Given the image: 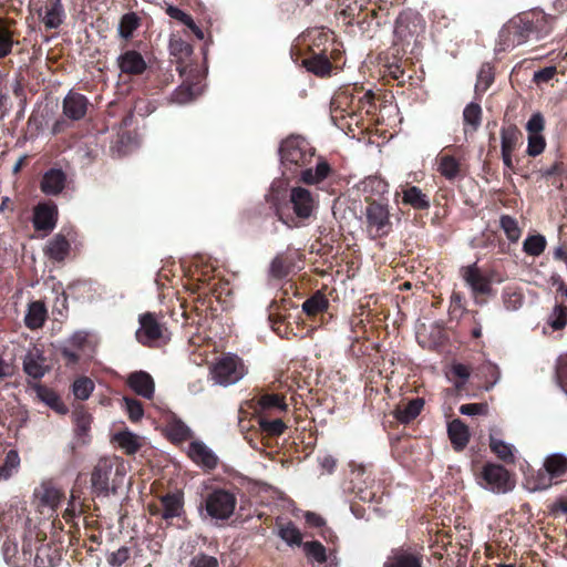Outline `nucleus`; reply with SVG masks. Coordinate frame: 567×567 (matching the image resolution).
<instances>
[{
    "label": "nucleus",
    "instance_id": "f257e3e1",
    "mask_svg": "<svg viewBox=\"0 0 567 567\" xmlns=\"http://www.w3.org/2000/svg\"><path fill=\"white\" fill-rule=\"evenodd\" d=\"M342 54L341 43L334 33L323 27L305 30L290 49L293 62L319 78L330 76Z\"/></svg>",
    "mask_w": 567,
    "mask_h": 567
},
{
    "label": "nucleus",
    "instance_id": "f03ea898",
    "mask_svg": "<svg viewBox=\"0 0 567 567\" xmlns=\"http://www.w3.org/2000/svg\"><path fill=\"white\" fill-rule=\"evenodd\" d=\"M315 154L310 143L300 136H289L280 143L279 156L285 173L289 172L292 177L300 171L302 183L334 194L332 185L338 181V173L326 159L319 158L315 169L307 167L312 163Z\"/></svg>",
    "mask_w": 567,
    "mask_h": 567
},
{
    "label": "nucleus",
    "instance_id": "7ed1b4c3",
    "mask_svg": "<svg viewBox=\"0 0 567 567\" xmlns=\"http://www.w3.org/2000/svg\"><path fill=\"white\" fill-rule=\"evenodd\" d=\"M338 13L346 25L357 24L361 32H369L386 22L388 0H340Z\"/></svg>",
    "mask_w": 567,
    "mask_h": 567
},
{
    "label": "nucleus",
    "instance_id": "20e7f679",
    "mask_svg": "<svg viewBox=\"0 0 567 567\" xmlns=\"http://www.w3.org/2000/svg\"><path fill=\"white\" fill-rule=\"evenodd\" d=\"M318 207V196L305 187L296 186L290 189L288 202L276 205V216L289 228L300 227L315 216Z\"/></svg>",
    "mask_w": 567,
    "mask_h": 567
},
{
    "label": "nucleus",
    "instance_id": "39448f33",
    "mask_svg": "<svg viewBox=\"0 0 567 567\" xmlns=\"http://www.w3.org/2000/svg\"><path fill=\"white\" fill-rule=\"evenodd\" d=\"M365 230L370 238L386 237L393 228L388 199L365 197Z\"/></svg>",
    "mask_w": 567,
    "mask_h": 567
},
{
    "label": "nucleus",
    "instance_id": "423d86ee",
    "mask_svg": "<svg viewBox=\"0 0 567 567\" xmlns=\"http://www.w3.org/2000/svg\"><path fill=\"white\" fill-rule=\"evenodd\" d=\"M39 543L38 535L29 532L23 537L22 547L19 548L18 537L13 533L7 532L1 546L4 561L10 567H30L33 559V545Z\"/></svg>",
    "mask_w": 567,
    "mask_h": 567
},
{
    "label": "nucleus",
    "instance_id": "0eeeda50",
    "mask_svg": "<svg viewBox=\"0 0 567 567\" xmlns=\"http://www.w3.org/2000/svg\"><path fill=\"white\" fill-rule=\"evenodd\" d=\"M140 328L135 337L136 340L150 348L165 346L171 340V332L166 324L153 312H146L138 317Z\"/></svg>",
    "mask_w": 567,
    "mask_h": 567
},
{
    "label": "nucleus",
    "instance_id": "6e6552de",
    "mask_svg": "<svg viewBox=\"0 0 567 567\" xmlns=\"http://www.w3.org/2000/svg\"><path fill=\"white\" fill-rule=\"evenodd\" d=\"M188 290L192 295H195V310L197 312L204 311V307H212V298L214 297L217 301H223L224 296L230 293L229 282L221 279H197L196 282H189Z\"/></svg>",
    "mask_w": 567,
    "mask_h": 567
},
{
    "label": "nucleus",
    "instance_id": "1a4fd4ad",
    "mask_svg": "<svg viewBox=\"0 0 567 567\" xmlns=\"http://www.w3.org/2000/svg\"><path fill=\"white\" fill-rule=\"evenodd\" d=\"M357 93H361L358 86H346L340 87L332 96L330 102V115L333 123L343 128V124L340 121L357 116L360 111L361 101L357 99Z\"/></svg>",
    "mask_w": 567,
    "mask_h": 567
},
{
    "label": "nucleus",
    "instance_id": "9d476101",
    "mask_svg": "<svg viewBox=\"0 0 567 567\" xmlns=\"http://www.w3.org/2000/svg\"><path fill=\"white\" fill-rule=\"evenodd\" d=\"M157 499V502H152L147 505V511L151 516H158L165 520L167 526L172 524L174 518H184L186 516L183 491L168 492L159 495Z\"/></svg>",
    "mask_w": 567,
    "mask_h": 567
},
{
    "label": "nucleus",
    "instance_id": "9b49d317",
    "mask_svg": "<svg viewBox=\"0 0 567 567\" xmlns=\"http://www.w3.org/2000/svg\"><path fill=\"white\" fill-rule=\"evenodd\" d=\"M203 504L210 518L216 520H226L234 514L237 505V497L230 489L215 487L204 496Z\"/></svg>",
    "mask_w": 567,
    "mask_h": 567
},
{
    "label": "nucleus",
    "instance_id": "f8f14e48",
    "mask_svg": "<svg viewBox=\"0 0 567 567\" xmlns=\"http://www.w3.org/2000/svg\"><path fill=\"white\" fill-rule=\"evenodd\" d=\"M246 415L247 413L243 409H239L238 426L243 432L257 426V432L262 441L277 439L282 435L287 429L286 423L279 415H252V417L248 420V423L251 422L249 426L246 424Z\"/></svg>",
    "mask_w": 567,
    "mask_h": 567
},
{
    "label": "nucleus",
    "instance_id": "ddd939ff",
    "mask_svg": "<svg viewBox=\"0 0 567 567\" xmlns=\"http://www.w3.org/2000/svg\"><path fill=\"white\" fill-rule=\"evenodd\" d=\"M480 484L494 493H507L515 486L509 472L499 464L486 463L478 476Z\"/></svg>",
    "mask_w": 567,
    "mask_h": 567
},
{
    "label": "nucleus",
    "instance_id": "4468645a",
    "mask_svg": "<svg viewBox=\"0 0 567 567\" xmlns=\"http://www.w3.org/2000/svg\"><path fill=\"white\" fill-rule=\"evenodd\" d=\"M522 24L532 39L540 40L549 35L554 29L556 17L545 13L540 9H533L518 13Z\"/></svg>",
    "mask_w": 567,
    "mask_h": 567
},
{
    "label": "nucleus",
    "instance_id": "2eb2a0df",
    "mask_svg": "<svg viewBox=\"0 0 567 567\" xmlns=\"http://www.w3.org/2000/svg\"><path fill=\"white\" fill-rule=\"evenodd\" d=\"M212 373L217 383L228 385L239 381L246 371L239 357L228 354L215 363Z\"/></svg>",
    "mask_w": 567,
    "mask_h": 567
},
{
    "label": "nucleus",
    "instance_id": "dca6fc26",
    "mask_svg": "<svg viewBox=\"0 0 567 567\" xmlns=\"http://www.w3.org/2000/svg\"><path fill=\"white\" fill-rule=\"evenodd\" d=\"M567 473V457L555 453L548 455L544 462V472L539 471L536 477V487L546 489L553 484L560 482V478Z\"/></svg>",
    "mask_w": 567,
    "mask_h": 567
},
{
    "label": "nucleus",
    "instance_id": "f3484780",
    "mask_svg": "<svg viewBox=\"0 0 567 567\" xmlns=\"http://www.w3.org/2000/svg\"><path fill=\"white\" fill-rule=\"evenodd\" d=\"M530 40L518 14L508 20L498 33V51L512 50Z\"/></svg>",
    "mask_w": 567,
    "mask_h": 567
},
{
    "label": "nucleus",
    "instance_id": "a211bd4d",
    "mask_svg": "<svg viewBox=\"0 0 567 567\" xmlns=\"http://www.w3.org/2000/svg\"><path fill=\"white\" fill-rule=\"evenodd\" d=\"M461 275L464 281L470 286L475 302L483 305L484 300L480 299V296L492 293L493 288L491 279L482 274L476 262L462 267Z\"/></svg>",
    "mask_w": 567,
    "mask_h": 567
},
{
    "label": "nucleus",
    "instance_id": "6ab92c4d",
    "mask_svg": "<svg viewBox=\"0 0 567 567\" xmlns=\"http://www.w3.org/2000/svg\"><path fill=\"white\" fill-rule=\"evenodd\" d=\"M422 548L401 546L391 550L383 567H423Z\"/></svg>",
    "mask_w": 567,
    "mask_h": 567
},
{
    "label": "nucleus",
    "instance_id": "aec40b11",
    "mask_svg": "<svg viewBox=\"0 0 567 567\" xmlns=\"http://www.w3.org/2000/svg\"><path fill=\"white\" fill-rule=\"evenodd\" d=\"M68 174L61 167L52 166L40 179V190L47 196H59L68 185Z\"/></svg>",
    "mask_w": 567,
    "mask_h": 567
},
{
    "label": "nucleus",
    "instance_id": "412c9836",
    "mask_svg": "<svg viewBox=\"0 0 567 567\" xmlns=\"http://www.w3.org/2000/svg\"><path fill=\"white\" fill-rule=\"evenodd\" d=\"M114 461L110 457H101L91 474L92 489L96 495H107L110 478L113 474Z\"/></svg>",
    "mask_w": 567,
    "mask_h": 567
},
{
    "label": "nucleus",
    "instance_id": "4be33fe9",
    "mask_svg": "<svg viewBox=\"0 0 567 567\" xmlns=\"http://www.w3.org/2000/svg\"><path fill=\"white\" fill-rule=\"evenodd\" d=\"M90 105L89 99L75 91H70L62 101V112L71 121H81L85 117Z\"/></svg>",
    "mask_w": 567,
    "mask_h": 567
},
{
    "label": "nucleus",
    "instance_id": "5701e85b",
    "mask_svg": "<svg viewBox=\"0 0 567 567\" xmlns=\"http://www.w3.org/2000/svg\"><path fill=\"white\" fill-rule=\"evenodd\" d=\"M276 205H279V202H275L271 205L259 203L247 209L245 213L247 221L254 227H262L265 224L270 223L272 231H277Z\"/></svg>",
    "mask_w": 567,
    "mask_h": 567
},
{
    "label": "nucleus",
    "instance_id": "b1692460",
    "mask_svg": "<svg viewBox=\"0 0 567 567\" xmlns=\"http://www.w3.org/2000/svg\"><path fill=\"white\" fill-rule=\"evenodd\" d=\"M58 207L53 202L40 203L33 210V227L45 233L54 229L58 221Z\"/></svg>",
    "mask_w": 567,
    "mask_h": 567
},
{
    "label": "nucleus",
    "instance_id": "393cba45",
    "mask_svg": "<svg viewBox=\"0 0 567 567\" xmlns=\"http://www.w3.org/2000/svg\"><path fill=\"white\" fill-rule=\"evenodd\" d=\"M188 457L207 471H214L218 465L217 455L202 441H193L188 445Z\"/></svg>",
    "mask_w": 567,
    "mask_h": 567
},
{
    "label": "nucleus",
    "instance_id": "a878e982",
    "mask_svg": "<svg viewBox=\"0 0 567 567\" xmlns=\"http://www.w3.org/2000/svg\"><path fill=\"white\" fill-rule=\"evenodd\" d=\"M285 396L279 393H265L256 400L254 415H279L287 411Z\"/></svg>",
    "mask_w": 567,
    "mask_h": 567
},
{
    "label": "nucleus",
    "instance_id": "bb28decb",
    "mask_svg": "<svg viewBox=\"0 0 567 567\" xmlns=\"http://www.w3.org/2000/svg\"><path fill=\"white\" fill-rule=\"evenodd\" d=\"M44 539H39V543L33 545V567H55L61 559L59 549L54 545L43 543Z\"/></svg>",
    "mask_w": 567,
    "mask_h": 567
},
{
    "label": "nucleus",
    "instance_id": "cd10ccee",
    "mask_svg": "<svg viewBox=\"0 0 567 567\" xmlns=\"http://www.w3.org/2000/svg\"><path fill=\"white\" fill-rule=\"evenodd\" d=\"M38 16L47 30L60 28L65 18L62 0H47L45 6L38 10Z\"/></svg>",
    "mask_w": 567,
    "mask_h": 567
},
{
    "label": "nucleus",
    "instance_id": "c85d7f7f",
    "mask_svg": "<svg viewBox=\"0 0 567 567\" xmlns=\"http://www.w3.org/2000/svg\"><path fill=\"white\" fill-rule=\"evenodd\" d=\"M117 65L121 72L127 75H141L147 69L146 61L136 50H126L120 54Z\"/></svg>",
    "mask_w": 567,
    "mask_h": 567
},
{
    "label": "nucleus",
    "instance_id": "c756f323",
    "mask_svg": "<svg viewBox=\"0 0 567 567\" xmlns=\"http://www.w3.org/2000/svg\"><path fill=\"white\" fill-rule=\"evenodd\" d=\"M402 204L412 207L415 210H427L431 206L430 197L420 187L405 184L401 186Z\"/></svg>",
    "mask_w": 567,
    "mask_h": 567
},
{
    "label": "nucleus",
    "instance_id": "7c9ffc66",
    "mask_svg": "<svg viewBox=\"0 0 567 567\" xmlns=\"http://www.w3.org/2000/svg\"><path fill=\"white\" fill-rule=\"evenodd\" d=\"M128 386L137 394L151 400L154 395V380L145 371L133 372L127 379Z\"/></svg>",
    "mask_w": 567,
    "mask_h": 567
},
{
    "label": "nucleus",
    "instance_id": "2f4dec72",
    "mask_svg": "<svg viewBox=\"0 0 567 567\" xmlns=\"http://www.w3.org/2000/svg\"><path fill=\"white\" fill-rule=\"evenodd\" d=\"M447 435L456 452L463 451L468 444L471 437L468 426L460 419L449 422Z\"/></svg>",
    "mask_w": 567,
    "mask_h": 567
},
{
    "label": "nucleus",
    "instance_id": "473e14b6",
    "mask_svg": "<svg viewBox=\"0 0 567 567\" xmlns=\"http://www.w3.org/2000/svg\"><path fill=\"white\" fill-rule=\"evenodd\" d=\"M48 319V309L42 300H35L28 303L24 316V324L30 330L42 328Z\"/></svg>",
    "mask_w": 567,
    "mask_h": 567
},
{
    "label": "nucleus",
    "instance_id": "72a5a7b5",
    "mask_svg": "<svg viewBox=\"0 0 567 567\" xmlns=\"http://www.w3.org/2000/svg\"><path fill=\"white\" fill-rule=\"evenodd\" d=\"M424 399L415 398L408 403L399 404L393 414L394 417L402 424H408L415 420L424 408Z\"/></svg>",
    "mask_w": 567,
    "mask_h": 567
},
{
    "label": "nucleus",
    "instance_id": "f704fd0d",
    "mask_svg": "<svg viewBox=\"0 0 567 567\" xmlns=\"http://www.w3.org/2000/svg\"><path fill=\"white\" fill-rule=\"evenodd\" d=\"M71 244L65 235L59 233L52 237L47 247V255L50 259L62 262L69 256Z\"/></svg>",
    "mask_w": 567,
    "mask_h": 567
},
{
    "label": "nucleus",
    "instance_id": "c9c22d12",
    "mask_svg": "<svg viewBox=\"0 0 567 567\" xmlns=\"http://www.w3.org/2000/svg\"><path fill=\"white\" fill-rule=\"evenodd\" d=\"M38 398L59 414H66L69 409L60 395L51 388L43 384L35 385Z\"/></svg>",
    "mask_w": 567,
    "mask_h": 567
},
{
    "label": "nucleus",
    "instance_id": "e433bc0d",
    "mask_svg": "<svg viewBox=\"0 0 567 567\" xmlns=\"http://www.w3.org/2000/svg\"><path fill=\"white\" fill-rule=\"evenodd\" d=\"M45 361L41 352H28L23 359V371L31 378L39 380L45 372L47 368L43 365Z\"/></svg>",
    "mask_w": 567,
    "mask_h": 567
},
{
    "label": "nucleus",
    "instance_id": "4c0bfd02",
    "mask_svg": "<svg viewBox=\"0 0 567 567\" xmlns=\"http://www.w3.org/2000/svg\"><path fill=\"white\" fill-rule=\"evenodd\" d=\"M113 441L118 444L126 455H134L142 447L141 437L127 429L115 433Z\"/></svg>",
    "mask_w": 567,
    "mask_h": 567
},
{
    "label": "nucleus",
    "instance_id": "58836bf2",
    "mask_svg": "<svg viewBox=\"0 0 567 567\" xmlns=\"http://www.w3.org/2000/svg\"><path fill=\"white\" fill-rule=\"evenodd\" d=\"M167 436L173 443H181L189 440L193 435L190 429L177 417H173L166 425Z\"/></svg>",
    "mask_w": 567,
    "mask_h": 567
},
{
    "label": "nucleus",
    "instance_id": "ea45409f",
    "mask_svg": "<svg viewBox=\"0 0 567 567\" xmlns=\"http://www.w3.org/2000/svg\"><path fill=\"white\" fill-rule=\"evenodd\" d=\"M142 19L135 12H127L120 19L118 35L124 40L132 39L134 32L141 27Z\"/></svg>",
    "mask_w": 567,
    "mask_h": 567
},
{
    "label": "nucleus",
    "instance_id": "a19ab883",
    "mask_svg": "<svg viewBox=\"0 0 567 567\" xmlns=\"http://www.w3.org/2000/svg\"><path fill=\"white\" fill-rule=\"evenodd\" d=\"M37 495L40 497L42 505H45L52 509L58 508L64 496L60 488L50 483H43Z\"/></svg>",
    "mask_w": 567,
    "mask_h": 567
},
{
    "label": "nucleus",
    "instance_id": "79ce46f5",
    "mask_svg": "<svg viewBox=\"0 0 567 567\" xmlns=\"http://www.w3.org/2000/svg\"><path fill=\"white\" fill-rule=\"evenodd\" d=\"M329 307V300L321 291H316L302 303V310L308 317H316L326 311Z\"/></svg>",
    "mask_w": 567,
    "mask_h": 567
},
{
    "label": "nucleus",
    "instance_id": "37998d69",
    "mask_svg": "<svg viewBox=\"0 0 567 567\" xmlns=\"http://www.w3.org/2000/svg\"><path fill=\"white\" fill-rule=\"evenodd\" d=\"M522 137L523 134L515 124L503 126L501 130L502 152L513 153Z\"/></svg>",
    "mask_w": 567,
    "mask_h": 567
},
{
    "label": "nucleus",
    "instance_id": "c03bdc74",
    "mask_svg": "<svg viewBox=\"0 0 567 567\" xmlns=\"http://www.w3.org/2000/svg\"><path fill=\"white\" fill-rule=\"evenodd\" d=\"M293 267V260L291 257L279 254L270 264V275L276 279H282L287 277Z\"/></svg>",
    "mask_w": 567,
    "mask_h": 567
},
{
    "label": "nucleus",
    "instance_id": "a18cd8bd",
    "mask_svg": "<svg viewBox=\"0 0 567 567\" xmlns=\"http://www.w3.org/2000/svg\"><path fill=\"white\" fill-rule=\"evenodd\" d=\"M439 172L446 179H454L460 174L461 164L453 155L442 154L439 156Z\"/></svg>",
    "mask_w": 567,
    "mask_h": 567
},
{
    "label": "nucleus",
    "instance_id": "49530a36",
    "mask_svg": "<svg viewBox=\"0 0 567 567\" xmlns=\"http://www.w3.org/2000/svg\"><path fill=\"white\" fill-rule=\"evenodd\" d=\"M362 190L369 194L368 197L379 196L383 197L389 192V184L385 179L379 176H369L362 182Z\"/></svg>",
    "mask_w": 567,
    "mask_h": 567
},
{
    "label": "nucleus",
    "instance_id": "de8ad7c7",
    "mask_svg": "<svg viewBox=\"0 0 567 567\" xmlns=\"http://www.w3.org/2000/svg\"><path fill=\"white\" fill-rule=\"evenodd\" d=\"M20 466V456L16 450L6 453L3 463L0 465V482L9 480Z\"/></svg>",
    "mask_w": 567,
    "mask_h": 567
},
{
    "label": "nucleus",
    "instance_id": "09e8293b",
    "mask_svg": "<svg viewBox=\"0 0 567 567\" xmlns=\"http://www.w3.org/2000/svg\"><path fill=\"white\" fill-rule=\"evenodd\" d=\"M489 449L503 462H505L507 464H513L515 462V456L513 454V446L511 444H507L502 440L491 436L489 437Z\"/></svg>",
    "mask_w": 567,
    "mask_h": 567
},
{
    "label": "nucleus",
    "instance_id": "8fccbe9b",
    "mask_svg": "<svg viewBox=\"0 0 567 567\" xmlns=\"http://www.w3.org/2000/svg\"><path fill=\"white\" fill-rule=\"evenodd\" d=\"M305 555L320 565L328 561L326 547L318 540L306 542L302 544Z\"/></svg>",
    "mask_w": 567,
    "mask_h": 567
},
{
    "label": "nucleus",
    "instance_id": "3c124183",
    "mask_svg": "<svg viewBox=\"0 0 567 567\" xmlns=\"http://www.w3.org/2000/svg\"><path fill=\"white\" fill-rule=\"evenodd\" d=\"M94 388V382L89 377H79L72 384V393L75 399L85 401L91 396Z\"/></svg>",
    "mask_w": 567,
    "mask_h": 567
},
{
    "label": "nucleus",
    "instance_id": "603ef678",
    "mask_svg": "<svg viewBox=\"0 0 567 567\" xmlns=\"http://www.w3.org/2000/svg\"><path fill=\"white\" fill-rule=\"evenodd\" d=\"M546 245L547 241L543 235H529L523 243V250L529 256L537 257L544 252Z\"/></svg>",
    "mask_w": 567,
    "mask_h": 567
},
{
    "label": "nucleus",
    "instance_id": "864d4df0",
    "mask_svg": "<svg viewBox=\"0 0 567 567\" xmlns=\"http://www.w3.org/2000/svg\"><path fill=\"white\" fill-rule=\"evenodd\" d=\"M463 121L465 126H471L472 132L477 131L482 121V109L480 104H467L463 111Z\"/></svg>",
    "mask_w": 567,
    "mask_h": 567
},
{
    "label": "nucleus",
    "instance_id": "5fc2aeb1",
    "mask_svg": "<svg viewBox=\"0 0 567 567\" xmlns=\"http://www.w3.org/2000/svg\"><path fill=\"white\" fill-rule=\"evenodd\" d=\"M501 228L504 230L511 243H517L522 235V229L517 220L509 215H502L499 218Z\"/></svg>",
    "mask_w": 567,
    "mask_h": 567
},
{
    "label": "nucleus",
    "instance_id": "6e6d98bb",
    "mask_svg": "<svg viewBox=\"0 0 567 567\" xmlns=\"http://www.w3.org/2000/svg\"><path fill=\"white\" fill-rule=\"evenodd\" d=\"M278 535L289 545H302V535L292 522L279 526Z\"/></svg>",
    "mask_w": 567,
    "mask_h": 567
},
{
    "label": "nucleus",
    "instance_id": "4d7b16f0",
    "mask_svg": "<svg viewBox=\"0 0 567 567\" xmlns=\"http://www.w3.org/2000/svg\"><path fill=\"white\" fill-rule=\"evenodd\" d=\"M406 64L408 60L389 63L386 65V75L398 81L399 84H404L405 81L412 79V74L408 73L405 70Z\"/></svg>",
    "mask_w": 567,
    "mask_h": 567
},
{
    "label": "nucleus",
    "instance_id": "13d9d810",
    "mask_svg": "<svg viewBox=\"0 0 567 567\" xmlns=\"http://www.w3.org/2000/svg\"><path fill=\"white\" fill-rule=\"evenodd\" d=\"M547 323L555 331L564 329L567 326V307L556 305L548 317Z\"/></svg>",
    "mask_w": 567,
    "mask_h": 567
},
{
    "label": "nucleus",
    "instance_id": "bf43d9fd",
    "mask_svg": "<svg viewBox=\"0 0 567 567\" xmlns=\"http://www.w3.org/2000/svg\"><path fill=\"white\" fill-rule=\"evenodd\" d=\"M420 17L414 12H401L395 20V31L396 33L402 34L404 30H410V23H413V27L416 28L415 21H419Z\"/></svg>",
    "mask_w": 567,
    "mask_h": 567
},
{
    "label": "nucleus",
    "instance_id": "052dcab7",
    "mask_svg": "<svg viewBox=\"0 0 567 567\" xmlns=\"http://www.w3.org/2000/svg\"><path fill=\"white\" fill-rule=\"evenodd\" d=\"M124 403L128 419L134 423L138 422L144 415V409L141 401L133 398H124Z\"/></svg>",
    "mask_w": 567,
    "mask_h": 567
},
{
    "label": "nucleus",
    "instance_id": "680f3d73",
    "mask_svg": "<svg viewBox=\"0 0 567 567\" xmlns=\"http://www.w3.org/2000/svg\"><path fill=\"white\" fill-rule=\"evenodd\" d=\"M84 512L83 504L80 502L79 497L75 496L74 491L71 493V499L69 501L68 507L63 512V518L70 523L78 515H81Z\"/></svg>",
    "mask_w": 567,
    "mask_h": 567
},
{
    "label": "nucleus",
    "instance_id": "e2e57ef3",
    "mask_svg": "<svg viewBox=\"0 0 567 567\" xmlns=\"http://www.w3.org/2000/svg\"><path fill=\"white\" fill-rule=\"evenodd\" d=\"M13 43V32L4 27H0V60L11 53Z\"/></svg>",
    "mask_w": 567,
    "mask_h": 567
},
{
    "label": "nucleus",
    "instance_id": "0e129e2a",
    "mask_svg": "<svg viewBox=\"0 0 567 567\" xmlns=\"http://www.w3.org/2000/svg\"><path fill=\"white\" fill-rule=\"evenodd\" d=\"M546 147V140L543 135H528L527 154L532 157L540 155Z\"/></svg>",
    "mask_w": 567,
    "mask_h": 567
},
{
    "label": "nucleus",
    "instance_id": "69168bd1",
    "mask_svg": "<svg viewBox=\"0 0 567 567\" xmlns=\"http://www.w3.org/2000/svg\"><path fill=\"white\" fill-rule=\"evenodd\" d=\"M504 306L507 310H516L518 309L523 303V296L522 293L512 290V289H505L502 295Z\"/></svg>",
    "mask_w": 567,
    "mask_h": 567
},
{
    "label": "nucleus",
    "instance_id": "338daca9",
    "mask_svg": "<svg viewBox=\"0 0 567 567\" xmlns=\"http://www.w3.org/2000/svg\"><path fill=\"white\" fill-rule=\"evenodd\" d=\"M451 373L454 378H457L455 385L462 388L471 375V368L463 363H453L451 367Z\"/></svg>",
    "mask_w": 567,
    "mask_h": 567
},
{
    "label": "nucleus",
    "instance_id": "774afa93",
    "mask_svg": "<svg viewBox=\"0 0 567 567\" xmlns=\"http://www.w3.org/2000/svg\"><path fill=\"white\" fill-rule=\"evenodd\" d=\"M189 567H219V561L215 556L198 553L192 558Z\"/></svg>",
    "mask_w": 567,
    "mask_h": 567
}]
</instances>
